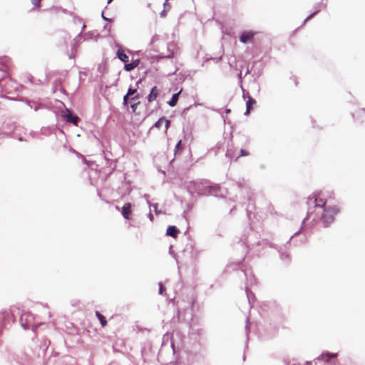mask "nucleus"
Here are the masks:
<instances>
[{
    "mask_svg": "<svg viewBox=\"0 0 365 365\" xmlns=\"http://www.w3.org/2000/svg\"><path fill=\"white\" fill-rule=\"evenodd\" d=\"M182 186L192 196L197 194V196L212 195L218 197L217 193L220 190L219 185L212 184L207 180L187 181L183 183Z\"/></svg>",
    "mask_w": 365,
    "mask_h": 365,
    "instance_id": "f257e3e1",
    "label": "nucleus"
},
{
    "mask_svg": "<svg viewBox=\"0 0 365 365\" xmlns=\"http://www.w3.org/2000/svg\"><path fill=\"white\" fill-rule=\"evenodd\" d=\"M317 201V199L315 198L314 200V207L324 208L321 220L323 226L328 227L334 221L335 215L339 212V208L336 206L326 207V201H324L322 199H320V201L322 202V205L318 204Z\"/></svg>",
    "mask_w": 365,
    "mask_h": 365,
    "instance_id": "f03ea898",
    "label": "nucleus"
},
{
    "mask_svg": "<svg viewBox=\"0 0 365 365\" xmlns=\"http://www.w3.org/2000/svg\"><path fill=\"white\" fill-rule=\"evenodd\" d=\"M20 91L19 85L14 81L9 74L4 76H0V93L4 96L6 94H16Z\"/></svg>",
    "mask_w": 365,
    "mask_h": 365,
    "instance_id": "7ed1b4c3",
    "label": "nucleus"
},
{
    "mask_svg": "<svg viewBox=\"0 0 365 365\" xmlns=\"http://www.w3.org/2000/svg\"><path fill=\"white\" fill-rule=\"evenodd\" d=\"M299 233V231L296 232L293 235H292L289 240L287 242V243L284 245L279 246L276 244H274L272 242H267L269 245V247L271 248H274L277 250V252L279 254L280 259L284 262L285 263H289L290 261V256L289 255L284 251V250L287 247V245H290L291 240L296 235H297Z\"/></svg>",
    "mask_w": 365,
    "mask_h": 365,
    "instance_id": "20e7f679",
    "label": "nucleus"
},
{
    "mask_svg": "<svg viewBox=\"0 0 365 365\" xmlns=\"http://www.w3.org/2000/svg\"><path fill=\"white\" fill-rule=\"evenodd\" d=\"M257 234L255 233L252 230H250L248 235H244L243 237L240 239V241L242 244L248 249H252L255 246L261 245L260 241H255L252 240L253 237H256Z\"/></svg>",
    "mask_w": 365,
    "mask_h": 365,
    "instance_id": "39448f33",
    "label": "nucleus"
},
{
    "mask_svg": "<svg viewBox=\"0 0 365 365\" xmlns=\"http://www.w3.org/2000/svg\"><path fill=\"white\" fill-rule=\"evenodd\" d=\"M34 317L31 313L24 314L20 317V324L24 330H29L32 327V331L34 332L37 329L36 327L34 326L33 323Z\"/></svg>",
    "mask_w": 365,
    "mask_h": 365,
    "instance_id": "423d86ee",
    "label": "nucleus"
},
{
    "mask_svg": "<svg viewBox=\"0 0 365 365\" xmlns=\"http://www.w3.org/2000/svg\"><path fill=\"white\" fill-rule=\"evenodd\" d=\"M15 128L14 122L11 120H6L1 127V131L4 135L9 136L14 131Z\"/></svg>",
    "mask_w": 365,
    "mask_h": 365,
    "instance_id": "0eeeda50",
    "label": "nucleus"
},
{
    "mask_svg": "<svg viewBox=\"0 0 365 365\" xmlns=\"http://www.w3.org/2000/svg\"><path fill=\"white\" fill-rule=\"evenodd\" d=\"M62 118L66 123H72L74 125H78L79 118L73 113H71L68 109H66L65 112L62 113Z\"/></svg>",
    "mask_w": 365,
    "mask_h": 365,
    "instance_id": "6e6552de",
    "label": "nucleus"
},
{
    "mask_svg": "<svg viewBox=\"0 0 365 365\" xmlns=\"http://www.w3.org/2000/svg\"><path fill=\"white\" fill-rule=\"evenodd\" d=\"M255 33L252 31H243L239 37L241 43L247 44L253 42Z\"/></svg>",
    "mask_w": 365,
    "mask_h": 365,
    "instance_id": "1a4fd4ad",
    "label": "nucleus"
},
{
    "mask_svg": "<svg viewBox=\"0 0 365 365\" xmlns=\"http://www.w3.org/2000/svg\"><path fill=\"white\" fill-rule=\"evenodd\" d=\"M338 356V353L329 352L328 351H323L315 360L324 361L326 364L331 363V359Z\"/></svg>",
    "mask_w": 365,
    "mask_h": 365,
    "instance_id": "9d476101",
    "label": "nucleus"
},
{
    "mask_svg": "<svg viewBox=\"0 0 365 365\" xmlns=\"http://www.w3.org/2000/svg\"><path fill=\"white\" fill-rule=\"evenodd\" d=\"M9 58L7 56L0 57V76L9 74Z\"/></svg>",
    "mask_w": 365,
    "mask_h": 365,
    "instance_id": "9b49d317",
    "label": "nucleus"
},
{
    "mask_svg": "<svg viewBox=\"0 0 365 365\" xmlns=\"http://www.w3.org/2000/svg\"><path fill=\"white\" fill-rule=\"evenodd\" d=\"M133 206V205L131 202H126L122 207L120 212L125 220L131 219Z\"/></svg>",
    "mask_w": 365,
    "mask_h": 365,
    "instance_id": "f8f14e48",
    "label": "nucleus"
},
{
    "mask_svg": "<svg viewBox=\"0 0 365 365\" xmlns=\"http://www.w3.org/2000/svg\"><path fill=\"white\" fill-rule=\"evenodd\" d=\"M327 7V4L322 2L317 3L314 5V11L311 13L303 21V25H304L307 21L314 18L319 12L321 11L322 9H325Z\"/></svg>",
    "mask_w": 365,
    "mask_h": 365,
    "instance_id": "ddd939ff",
    "label": "nucleus"
},
{
    "mask_svg": "<svg viewBox=\"0 0 365 365\" xmlns=\"http://www.w3.org/2000/svg\"><path fill=\"white\" fill-rule=\"evenodd\" d=\"M244 275L246 278V286L250 288V286H252L256 283V278L253 275L252 272L250 269L242 270Z\"/></svg>",
    "mask_w": 365,
    "mask_h": 365,
    "instance_id": "4468645a",
    "label": "nucleus"
},
{
    "mask_svg": "<svg viewBox=\"0 0 365 365\" xmlns=\"http://www.w3.org/2000/svg\"><path fill=\"white\" fill-rule=\"evenodd\" d=\"M116 56L124 64L126 63L129 60L128 56L125 53V50L122 46H119L118 48L116 51Z\"/></svg>",
    "mask_w": 365,
    "mask_h": 365,
    "instance_id": "2eb2a0df",
    "label": "nucleus"
},
{
    "mask_svg": "<svg viewBox=\"0 0 365 365\" xmlns=\"http://www.w3.org/2000/svg\"><path fill=\"white\" fill-rule=\"evenodd\" d=\"M140 63V59H132L130 62L129 61L125 63L124 65V69L126 71H131L136 67L139 66Z\"/></svg>",
    "mask_w": 365,
    "mask_h": 365,
    "instance_id": "dca6fc26",
    "label": "nucleus"
},
{
    "mask_svg": "<svg viewBox=\"0 0 365 365\" xmlns=\"http://www.w3.org/2000/svg\"><path fill=\"white\" fill-rule=\"evenodd\" d=\"M179 229L175 225H169L167 227L165 235L173 238H176L179 234Z\"/></svg>",
    "mask_w": 365,
    "mask_h": 365,
    "instance_id": "f3484780",
    "label": "nucleus"
},
{
    "mask_svg": "<svg viewBox=\"0 0 365 365\" xmlns=\"http://www.w3.org/2000/svg\"><path fill=\"white\" fill-rule=\"evenodd\" d=\"M159 95V90L157 86H153L151 88L149 94L147 96V100L148 102H153L155 101Z\"/></svg>",
    "mask_w": 365,
    "mask_h": 365,
    "instance_id": "a211bd4d",
    "label": "nucleus"
},
{
    "mask_svg": "<svg viewBox=\"0 0 365 365\" xmlns=\"http://www.w3.org/2000/svg\"><path fill=\"white\" fill-rule=\"evenodd\" d=\"M184 254H186L187 252H190V262H192L195 260L197 257V251H194V247L192 245H187L186 248L183 250Z\"/></svg>",
    "mask_w": 365,
    "mask_h": 365,
    "instance_id": "6ab92c4d",
    "label": "nucleus"
},
{
    "mask_svg": "<svg viewBox=\"0 0 365 365\" xmlns=\"http://www.w3.org/2000/svg\"><path fill=\"white\" fill-rule=\"evenodd\" d=\"M173 58V53H171L167 56H163V55H155L152 56L150 58V61L151 63H158L163 58Z\"/></svg>",
    "mask_w": 365,
    "mask_h": 365,
    "instance_id": "aec40b11",
    "label": "nucleus"
},
{
    "mask_svg": "<svg viewBox=\"0 0 365 365\" xmlns=\"http://www.w3.org/2000/svg\"><path fill=\"white\" fill-rule=\"evenodd\" d=\"M165 123V127L166 128H168V126L170 125V121L168 120H167L165 118V117L163 116V117H160L153 125V127L156 128H158V129H160L161 127L163 126V124Z\"/></svg>",
    "mask_w": 365,
    "mask_h": 365,
    "instance_id": "412c9836",
    "label": "nucleus"
},
{
    "mask_svg": "<svg viewBox=\"0 0 365 365\" xmlns=\"http://www.w3.org/2000/svg\"><path fill=\"white\" fill-rule=\"evenodd\" d=\"M180 92L181 91H179V92L175 93H173L172 95L171 98L168 101V104L170 107H174V106H175L177 105L178 99H179V96H180Z\"/></svg>",
    "mask_w": 365,
    "mask_h": 365,
    "instance_id": "4be33fe9",
    "label": "nucleus"
},
{
    "mask_svg": "<svg viewBox=\"0 0 365 365\" xmlns=\"http://www.w3.org/2000/svg\"><path fill=\"white\" fill-rule=\"evenodd\" d=\"M245 331H246V343L245 349L248 347V341L250 340V323L249 322V318L246 319V324H245Z\"/></svg>",
    "mask_w": 365,
    "mask_h": 365,
    "instance_id": "5701e85b",
    "label": "nucleus"
},
{
    "mask_svg": "<svg viewBox=\"0 0 365 365\" xmlns=\"http://www.w3.org/2000/svg\"><path fill=\"white\" fill-rule=\"evenodd\" d=\"M96 317L98 318V319L100 322V324L102 327H105L107 324V320L104 315H103L99 311L95 312Z\"/></svg>",
    "mask_w": 365,
    "mask_h": 365,
    "instance_id": "b1692460",
    "label": "nucleus"
},
{
    "mask_svg": "<svg viewBox=\"0 0 365 365\" xmlns=\"http://www.w3.org/2000/svg\"><path fill=\"white\" fill-rule=\"evenodd\" d=\"M245 292H246L247 300H248L249 303L251 304L255 299V294L247 287H245Z\"/></svg>",
    "mask_w": 365,
    "mask_h": 365,
    "instance_id": "393cba45",
    "label": "nucleus"
},
{
    "mask_svg": "<svg viewBox=\"0 0 365 365\" xmlns=\"http://www.w3.org/2000/svg\"><path fill=\"white\" fill-rule=\"evenodd\" d=\"M256 104V100L253 98L252 96H249L248 99H247L246 101V107H248L252 110Z\"/></svg>",
    "mask_w": 365,
    "mask_h": 365,
    "instance_id": "a878e982",
    "label": "nucleus"
},
{
    "mask_svg": "<svg viewBox=\"0 0 365 365\" xmlns=\"http://www.w3.org/2000/svg\"><path fill=\"white\" fill-rule=\"evenodd\" d=\"M183 150V145H182V141L180 140L175 147V155H176L178 153L182 152Z\"/></svg>",
    "mask_w": 365,
    "mask_h": 365,
    "instance_id": "bb28decb",
    "label": "nucleus"
},
{
    "mask_svg": "<svg viewBox=\"0 0 365 365\" xmlns=\"http://www.w3.org/2000/svg\"><path fill=\"white\" fill-rule=\"evenodd\" d=\"M158 287H159V289H158L159 294L164 296L165 294V292H166L165 287L164 286L163 282H159L158 283Z\"/></svg>",
    "mask_w": 365,
    "mask_h": 365,
    "instance_id": "cd10ccee",
    "label": "nucleus"
},
{
    "mask_svg": "<svg viewBox=\"0 0 365 365\" xmlns=\"http://www.w3.org/2000/svg\"><path fill=\"white\" fill-rule=\"evenodd\" d=\"M235 183L239 188H243L245 185V180L244 178H239L237 180H235Z\"/></svg>",
    "mask_w": 365,
    "mask_h": 365,
    "instance_id": "c85d7f7f",
    "label": "nucleus"
},
{
    "mask_svg": "<svg viewBox=\"0 0 365 365\" xmlns=\"http://www.w3.org/2000/svg\"><path fill=\"white\" fill-rule=\"evenodd\" d=\"M248 201H249V205H248V206H247V209H246V211H247V217L250 218V214H251V212H252L251 207H254V206L251 204V201H252V200H251V197H250V196H249V197H248Z\"/></svg>",
    "mask_w": 365,
    "mask_h": 365,
    "instance_id": "c756f323",
    "label": "nucleus"
},
{
    "mask_svg": "<svg viewBox=\"0 0 365 365\" xmlns=\"http://www.w3.org/2000/svg\"><path fill=\"white\" fill-rule=\"evenodd\" d=\"M259 64V67H255L256 69L254 71V75H256L257 78H259L261 75V70L262 69V63L261 62L259 61V63H258Z\"/></svg>",
    "mask_w": 365,
    "mask_h": 365,
    "instance_id": "7c9ffc66",
    "label": "nucleus"
},
{
    "mask_svg": "<svg viewBox=\"0 0 365 365\" xmlns=\"http://www.w3.org/2000/svg\"><path fill=\"white\" fill-rule=\"evenodd\" d=\"M137 92V88L130 86L127 91V96H133Z\"/></svg>",
    "mask_w": 365,
    "mask_h": 365,
    "instance_id": "2f4dec72",
    "label": "nucleus"
},
{
    "mask_svg": "<svg viewBox=\"0 0 365 365\" xmlns=\"http://www.w3.org/2000/svg\"><path fill=\"white\" fill-rule=\"evenodd\" d=\"M151 207H153L154 212H155L156 215H160L162 213V211L160 210H158V205L157 203L151 205Z\"/></svg>",
    "mask_w": 365,
    "mask_h": 365,
    "instance_id": "473e14b6",
    "label": "nucleus"
},
{
    "mask_svg": "<svg viewBox=\"0 0 365 365\" xmlns=\"http://www.w3.org/2000/svg\"><path fill=\"white\" fill-rule=\"evenodd\" d=\"M225 155L227 158H231V159H232L235 157V155H234V153H233V150H232V148H228Z\"/></svg>",
    "mask_w": 365,
    "mask_h": 365,
    "instance_id": "72a5a7b5",
    "label": "nucleus"
},
{
    "mask_svg": "<svg viewBox=\"0 0 365 365\" xmlns=\"http://www.w3.org/2000/svg\"><path fill=\"white\" fill-rule=\"evenodd\" d=\"M242 91V97L245 100L248 99L249 96H251L248 92L243 88V86L240 87Z\"/></svg>",
    "mask_w": 365,
    "mask_h": 365,
    "instance_id": "f704fd0d",
    "label": "nucleus"
},
{
    "mask_svg": "<svg viewBox=\"0 0 365 365\" xmlns=\"http://www.w3.org/2000/svg\"><path fill=\"white\" fill-rule=\"evenodd\" d=\"M248 155H249V152L247 150H246L245 149H241L240 154L235 158V160H237L239 158V157H240V156H247Z\"/></svg>",
    "mask_w": 365,
    "mask_h": 365,
    "instance_id": "c9c22d12",
    "label": "nucleus"
},
{
    "mask_svg": "<svg viewBox=\"0 0 365 365\" xmlns=\"http://www.w3.org/2000/svg\"><path fill=\"white\" fill-rule=\"evenodd\" d=\"M259 63V61H254L253 66H252V68L250 69L249 68H247V71L245 73V76H247V74L250 73L252 70V68H254L255 67H257V66L258 65Z\"/></svg>",
    "mask_w": 365,
    "mask_h": 365,
    "instance_id": "e433bc0d",
    "label": "nucleus"
},
{
    "mask_svg": "<svg viewBox=\"0 0 365 365\" xmlns=\"http://www.w3.org/2000/svg\"><path fill=\"white\" fill-rule=\"evenodd\" d=\"M160 37L158 35L155 34L154 35L150 41V45H153L155 42H157L159 40Z\"/></svg>",
    "mask_w": 365,
    "mask_h": 365,
    "instance_id": "4c0bfd02",
    "label": "nucleus"
},
{
    "mask_svg": "<svg viewBox=\"0 0 365 365\" xmlns=\"http://www.w3.org/2000/svg\"><path fill=\"white\" fill-rule=\"evenodd\" d=\"M237 78L239 80L240 86L242 87V80H243L242 71H240V72L238 73Z\"/></svg>",
    "mask_w": 365,
    "mask_h": 365,
    "instance_id": "58836bf2",
    "label": "nucleus"
},
{
    "mask_svg": "<svg viewBox=\"0 0 365 365\" xmlns=\"http://www.w3.org/2000/svg\"><path fill=\"white\" fill-rule=\"evenodd\" d=\"M139 104H140L139 101L130 104V108H131L133 112H134V113L135 112Z\"/></svg>",
    "mask_w": 365,
    "mask_h": 365,
    "instance_id": "ea45409f",
    "label": "nucleus"
},
{
    "mask_svg": "<svg viewBox=\"0 0 365 365\" xmlns=\"http://www.w3.org/2000/svg\"><path fill=\"white\" fill-rule=\"evenodd\" d=\"M85 28H86V25L83 24V26H82L81 33H79L78 34V36L75 38L76 43H78V39L81 38V36L83 35L82 32H83V31L84 30Z\"/></svg>",
    "mask_w": 365,
    "mask_h": 365,
    "instance_id": "a19ab883",
    "label": "nucleus"
},
{
    "mask_svg": "<svg viewBox=\"0 0 365 365\" xmlns=\"http://www.w3.org/2000/svg\"><path fill=\"white\" fill-rule=\"evenodd\" d=\"M221 59H222V56H218V57H215V58H213V57L207 58L206 59V61H210V60H212V61H215L216 63H217V62H219Z\"/></svg>",
    "mask_w": 365,
    "mask_h": 365,
    "instance_id": "79ce46f5",
    "label": "nucleus"
},
{
    "mask_svg": "<svg viewBox=\"0 0 365 365\" xmlns=\"http://www.w3.org/2000/svg\"><path fill=\"white\" fill-rule=\"evenodd\" d=\"M101 17H102V19H103L104 21H107V22L110 23V22H112V21H113V19H110V18H108V17H106V16L104 15V11H102V13H101Z\"/></svg>",
    "mask_w": 365,
    "mask_h": 365,
    "instance_id": "37998d69",
    "label": "nucleus"
},
{
    "mask_svg": "<svg viewBox=\"0 0 365 365\" xmlns=\"http://www.w3.org/2000/svg\"><path fill=\"white\" fill-rule=\"evenodd\" d=\"M147 75V71H145L144 72V75L142 78H140L139 80H138L136 81V83H135V86H136V88H138V85L141 83V81L145 78V76Z\"/></svg>",
    "mask_w": 365,
    "mask_h": 365,
    "instance_id": "c03bdc74",
    "label": "nucleus"
},
{
    "mask_svg": "<svg viewBox=\"0 0 365 365\" xmlns=\"http://www.w3.org/2000/svg\"><path fill=\"white\" fill-rule=\"evenodd\" d=\"M93 35H94L93 31H88V33H86L85 36H87L86 38V39H91L93 38Z\"/></svg>",
    "mask_w": 365,
    "mask_h": 365,
    "instance_id": "a18cd8bd",
    "label": "nucleus"
},
{
    "mask_svg": "<svg viewBox=\"0 0 365 365\" xmlns=\"http://www.w3.org/2000/svg\"><path fill=\"white\" fill-rule=\"evenodd\" d=\"M143 197L146 200V202H147V204L148 205V206L150 207H151V205H153L150 200H149V198H150V195L148 194H145L143 195Z\"/></svg>",
    "mask_w": 365,
    "mask_h": 365,
    "instance_id": "49530a36",
    "label": "nucleus"
},
{
    "mask_svg": "<svg viewBox=\"0 0 365 365\" xmlns=\"http://www.w3.org/2000/svg\"><path fill=\"white\" fill-rule=\"evenodd\" d=\"M174 46H175L174 43H169L168 44V51H170V53H174V52H173V51H171V50L173 48V47H174Z\"/></svg>",
    "mask_w": 365,
    "mask_h": 365,
    "instance_id": "de8ad7c7",
    "label": "nucleus"
},
{
    "mask_svg": "<svg viewBox=\"0 0 365 365\" xmlns=\"http://www.w3.org/2000/svg\"><path fill=\"white\" fill-rule=\"evenodd\" d=\"M31 4L34 6H38L39 4H40V1L41 0H31Z\"/></svg>",
    "mask_w": 365,
    "mask_h": 365,
    "instance_id": "09e8293b",
    "label": "nucleus"
},
{
    "mask_svg": "<svg viewBox=\"0 0 365 365\" xmlns=\"http://www.w3.org/2000/svg\"><path fill=\"white\" fill-rule=\"evenodd\" d=\"M129 96H127V93L123 96V105H127L128 101L129 100Z\"/></svg>",
    "mask_w": 365,
    "mask_h": 365,
    "instance_id": "8fccbe9b",
    "label": "nucleus"
},
{
    "mask_svg": "<svg viewBox=\"0 0 365 365\" xmlns=\"http://www.w3.org/2000/svg\"><path fill=\"white\" fill-rule=\"evenodd\" d=\"M163 7H164V9H170L171 6L168 1H165L164 4H163Z\"/></svg>",
    "mask_w": 365,
    "mask_h": 365,
    "instance_id": "3c124183",
    "label": "nucleus"
},
{
    "mask_svg": "<svg viewBox=\"0 0 365 365\" xmlns=\"http://www.w3.org/2000/svg\"><path fill=\"white\" fill-rule=\"evenodd\" d=\"M148 219L150 220V221L151 222H153V220H154V216H153V215L151 213V211H150V210L149 213L148 214Z\"/></svg>",
    "mask_w": 365,
    "mask_h": 365,
    "instance_id": "603ef678",
    "label": "nucleus"
},
{
    "mask_svg": "<svg viewBox=\"0 0 365 365\" xmlns=\"http://www.w3.org/2000/svg\"><path fill=\"white\" fill-rule=\"evenodd\" d=\"M167 15V9H163L160 13V17H165Z\"/></svg>",
    "mask_w": 365,
    "mask_h": 365,
    "instance_id": "864d4df0",
    "label": "nucleus"
},
{
    "mask_svg": "<svg viewBox=\"0 0 365 365\" xmlns=\"http://www.w3.org/2000/svg\"><path fill=\"white\" fill-rule=\"evenodd\" d=\"M252 110V109H250V108L248 107H246V110L245 112L244 113V115H249L250 113V111Z\"/></svg>",
    "mask_w": 365,
    "mask_h": 365,
    "instance_id": "5fc2aeb1",
    "label": "nucleus"
},
{
    "mask_svg": "<svg viewBox=\"0 0 365 365\" xmlns=\"http://www.w3.org/2000/svg\"><path fill=\"white\" fill-rule=\"evenodd\" d=\"M139 98H140V95L139 94H136L135 96L131 97L130 100L135 101V100H138Z\"/></svg>",
    "mask_w": 365,
    "mask_h": 365,
    "instance_id": "6e6d98bb",
    "label": "nucleus"
},
{
    "mask_svg": "<svg viewBox=\"0 0 365 365\" xmlns=\"http://www.w3.org/2000/svg\"><path fill=\"white\" fill-rule=\"evenodd\" d=\"M30 135L32 136L33 138H36V136L38 135V133L34 132V131H31L30 133Z\"/></svg>",
    "mask_w": 365,
    "mask_h": 365,
    "instance_id": "4d7b16f0",
    "label": "nucleus"
},
{
    "mask_svg": "<svg viewBox=\"0 0 365 365\" xmlns=\"http://www.w3.org/2000/svg\"><path fill=\"white\" fill-rule=\"evenodd\" d=\"M103 29H104L105 30H108V34H109V33H110V26H108V24H106V25L103 26Z\"/></svg>",
    "mask_w": 365,
    "mask_h": 365,
    "instance_id": "13d9d810",
    "label": "nucleus"
},
{
    "mask_svg": "<svg viewBox=\"0 0 365 365\" xmlns=\"http://www.w3.org/2000/svg\"><path fill=\"white\" fill-rule=\"evenodd\" d=\"M230 112H231V110L230 108H225V113L226 114H229V113H230Z\"/></svg>",
    "mask_w": 365,
    "mask_h": 365,
    "instance_id": "bf43d9fd",
    "label": "nucleus"
},
{
    "mask_svg": "<svg viewBox=\"0 0 365 365\" xmlns=\"http://www.w3.org/2000/svg\"><path fill=\"white\" fill-rule=\"evenodd\" d=\"M18 140H19V141H24V140H25V139H24L23 137H21V136L19 137V138H18Z\"/></svg>",
    "mask_w": 365,
    "mask_h": 365,
    "instance_id": "052dcab7",
    "label": "nucleus"
},
{
    "mask_svg": "<svg viewBox=\"0 0 365 365\" xmlns=\"http://www.w3.org/2000/svg\"><path fill=\"white\" fill-rule=\"evenodd\" d=\"M188 110H189V108H184V110H183L182 113H186Z\"/></svg>",
    "mask_w": 365,
    "mask_h": 365,
    "instance_id": "680f3d73",
    "label": "nucleus"
},
{
    "mask_svg": "<svg viewBox=\"0 0 365 365\" xmlns=\"http://www.w3.org/2000/svg\"><path fill=\"white\" fill-rule=\"evenodd\" d=\"M294 81L295 86H297L298 82H297V78L295 77L294 78Z\"/></svg>",
    "mask_w": 365,
    "mask_h": 365,
    "instance_id": "e2e57ef3",
    "label": "nucleus"
},
{
    "mask_svg": "<svg viewBox=\"0 0 365 365\" xmlns=\"http://www.w3.org/2000/svg\"><path fill=\"white\" fill-rule=\"evenodd\" d=\"M305 240V237H303L302 239L300 240L301 242L302 243L303 242H304Z\"/></svg>",
    "mask_w": 365,
    "mask_h": 365,
    "instance_id": "0e129e2a",
    "label": "nucleus"
},
{
    "mask_svg": "<svg viewBox=\"0 0 365 365\" xmlns=\"http://www.w3.org/2000/svg\"><path fill=\"white\" fill-rule=\"evenodd\" d=\"M262 242H264L266 245L269 246V245L267 243V242H269L267 240H262Z\"/></svg>",
    "mask_w": 365,
    "mask_h": 365,
    "instance_id": "69168bd1",
    "label": "nucleus"
},
{
    "mask_svg": "<svg viewBox=\"0 0 365 365\" xmlns=\"http://www.w3.org/2000/svg\"><path fill=\"white\" fill-rule=\"evenodd\" d=\"M307 219H308V216H307V217H305V218L303 220L302 223L304 224V222H305Z\"/></svg>",
    "mask_w": 365,
    "mask_h": 365,
    "instance_id": "338daca9",
    "label": "nucleus"
},
{
    "mask_svg": "<svg viewBox=\"0 0 365 365\" xmlns=\"http://www.w3.org/2000/svg\"><path fill=\"white\" fill-rule=\"evenodd\" d=\"M314 123H315V121H314V120H312V127H313V128H315V125H314Z\"/></svg>",
    "mask_w": 365,
    "mask_h": 365,
    "instance_id": "774afa93",
    "label": "nucleus"
}]
</instances>
